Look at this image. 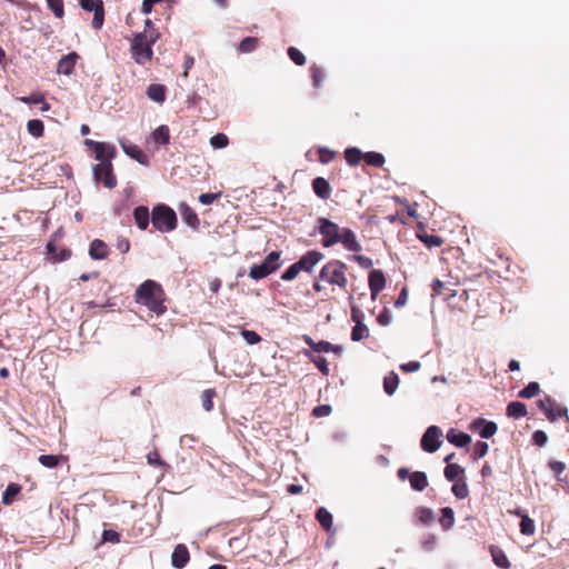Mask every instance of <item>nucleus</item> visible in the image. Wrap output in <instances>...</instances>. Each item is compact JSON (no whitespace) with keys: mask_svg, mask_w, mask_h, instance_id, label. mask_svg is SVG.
<instances>
[{"mask_svg":"<svg viewBox=\"0 0 569 569\" xmlns=\"http://www.w3.org/2000/svg\"><path fill=\"white\" fill-rule=\"evenodd\" d=\"M363 160L368 166H372L376 168H381L386 161L382 153L375 151L363 153Z\"/></svg>","mask_w":569,"mask_h":569,"instance_id":"obj_36","label":"nucleus"},{"mask_svg":"<svg viewBox=\"0 0 569 569\" xmlns=\"http://www.w3.org/2000/svg\"><path fill=\"white\" fill-rule=\"evenodd\" d=\"M124 151L138 162L142 164L147 163V154L138 146L124 147Z\"/></svg>","mask_w":569,"mask_h":569,"instance_id":"obj_44","label":"nucleus"},{"mask_svg":"<svg viewBox=\"0 0 569 569\" xmlns=\"http://www.w3.org/2000/svg\"><path fill=\"white\" fill-rule=\"evenodd\" d=\"M151 222L156 230L167 233L177 228L178 219L172 208L167 204L159 203L152 209Z\"/></svg>","mask_w":569,"mask_h":569,"instance_id":"obj_5","label":"nucleus"},{"mask_svg":"<svg viewBox=\"0 0 569 569\" xmlns=\"http://www.w3.org/2000/svg\"><path fill=\"white\" fill-rule=\"evenodd\" d=\"M368 335H369V329L367 328V326L361 323V321H358V323H356V326L352 329L351 338L355 341H359V340L368 337Z\"/></svg>","mask_w":569,"mask_h":569,"instance_id":"obj_48","label":"nucleus"},{"mask_svg":"<svg viewBox=\"0 0 569 569\" xmlns=\"http://www.w3.org/2000/svg\"><path fill=\"white\" fill-rule=\"evenodd\" d=\"M317 231L321 236V244L325 248L341 243L347 251L359 252L362 250L356 233L350 228H341L330 219L318 218Z\"/></svg>","mask_w":569,"mask_h":569,"instance_id":"obj_1","label":"nucleus"},{"mask_svg":"<svg viewBox=\"0 0 569 569\" xmlns=\"http://www.w3.org/2000/svg\"><path fill=\"white\" fill-rule=\"evenodd\" d=\"M310 72H311V79H312L313 86L316 88H319L322 84V81L325 78V72H323L322 68H320L317 64H312L310 67Z\"/></svg>","mask_w":569,"mask_h":569,"instance_id":"obj_49","label":"nucleus"},{"mask_svg":"<svg viewBox=\"0 0 569 569\" xmlns=\"http://www.w3.org/2000/svg\"><path fill=\"white\" fill-rule=\"evenodd\" d=\"M222 375L226 377H246L251 372L249 358H222Z\"/></svg>","mask_w":569,"mask_h":569,"instance_id":"obj_6","label":"nucleus"},{"mask_svg":"<svg viewBox=\"0 0 569 569\" xmlns=\"http://www.w3.org/2000/svg\"><path fill=\"white\" fill-rule=\"evenodd\" d=\"M532 441L538 447H543L548 442V436L543 430H536L532 433Z\"/></svg>","mask_w":569,"mask_h":569,"instance_id":"obj_59","label":"nucleus"},{"mask_svg":"<svg viewBox=\"0 0 569 569\" xmlns=\"http://www.w3.org/2000/svg\"><path fill=\"white\" fill-rule=\"evenodd\" d=\"M446 438L457 448H465L471 442L470 435L455 428L448 430Z\"/></svg>","mask_w":569,"mask_h":569,"instance_id":"obj_15","label":"nucleus"},{"mask_svg":"<svg viewBox=\"0 0 569 569\" xmlns=\"http://www.w3.org/2000/svg\"><path fill=\"white\" fill-rule=\"evenodd\" d=\"M451 490H452V493L458 499H465L469 495V489H468L467 482L465 480L453 483Z\"/></svg>","mask_w":569,"mask_h":569,"instance_id":"obj_46","label":"nucleus"},{"mask_svg":"<svg viewBox=\"0 0 569 569\" xmlns=\"http://www.w3.org/2000/svg\"><path fill=\"white\" fill-rule=\"evenodd\" d=\"M418 521L425 526H429L435 521V512L428 507H418L415 511Z\"/></svg>","mask_w":569,"mask_h":569,"instance_id":"obj_30","label":"nucleus"},{"mask_svg":"<svg viewBox=\"0 0 569 569\" xmlns=\"http://www.w3.org/2000/svg\"><path fill=\"white\" fill-rule=\"evenodd\" d=\"M473 449H475L473 459L477 460V459L485 457L488 453L489 446L485 441H478L475 445Z\"/></svg>","mask_w":569,"mask_h":569,"instance_id":"obj_57","label":"nucleus"},{"mask_svg":"<svg viewBox=\"0 0 569 569\" xmlns=\"http://www.w3.org/2000/svg\"><path fill=\"white\" fill-rule=\"evenodd\" d=\"M527 413V407L523 402L512 401L507 406V415L511 418L519 419L526 417Z\"/></svg>","mask_w":569,"mask_h":569,"instance_id":"obj_29","label":"nucleus"},{"mask_svg":"<svg viewBox=\"0 0 569 569\" xmlns=\"http://www.w3.org/2000/svg\"><path fill=\"white\" fill-rule=\"evenodd\" d=\"M179 209H180V212H181L183 221L188 226H190V227H192L194 229L198 228V226H199V218H198L197 213L194 212V210L192 208H190L186 203H181Z\"/></svg>","mask_w":569,"mask_h":569,"instance_id":"obj_25","label":"nucleus"},{"mask_svg":"<svg viewBox=\"0 0 569 569\" xmlns=\"http://www.w3.org/2000/svg\"><path fill=\"white\" fill-rule=\"evenodd\" d=\"M386 282V277L382 270L373 269L369 272L368 284L372 300H376L378 295L385 289Z\"/></svg>","mask_w":569,"mask_h":569,"instance_id":"obj_11","label":"nucleus"},{"mask_svg":"<svg viewBox=\"0 0 569 569\" xmlns=\"http://www.w3.org/2000/svg\"><path fill=\"white\" fill-rule=\"evenodd\" d=\"M93 176L98 182H102L108 189L117 186V178L113 174V168L110 160L102 161L93 167Z\"/></svg>","mask_w":569,"mask_h":569,"instance_id":"obj_8","label":"nucleus"},{"mask_svg":"<svg viewBox=\"0 0 569 569\" xmlns=\"http://www.w3.org/2000/svg\"><path fill=\"white\" fill-rule=\"evenodd\" d=\"M520 532L526 536H532L536 531L535 521L527 515L520 521Z\"/></svg>","mask_w":569,"mask_h":569,"instance_id":"obj_43","label":"nucleus"},{"mask_svg":"<svg viewBox=\"0 0 569 569\" xmlns=\"http://www.w3.org/2000/svg\"><path fill=\"white\" fill-rule=\"evenodd\" d=\"M259 43L258 38L247 37L239 44V51L242 53H249L257 49Z\"/></svg>","mask_w":569,"mask_h":569,"instance_id":"obj_42","label":"nucleus"},{"mask_svg":"<svg viewBox=\"0 0 569 569\" xmlns=\"http://www.w3.org/2000/svg\"><path fill=\"white\" fill-rule=\"evenodd\" d=\"M410 486L416 491H422L428 486V477L423 471H413L410 475Z\"/></svg>","mask_w":569,"mask_h":569,"instance_id":"obj_26","label":"nucleus"},{"mask_svg":"<svg viewBox=\"0 0 569 569\" xmlns=\"http://www.w3.org/2000/svg\"><path fill=\"white\" fill-rule=\"evenodd\" d=\"M89 256L93 260H103V259H106L109 256V247H108V244L104 241L100 240V239H94L90 243Z\"/></svg>","mask_w":569,"mask_h":569,"instance_id":"obj_18","label":"nucleus"},{"mask_svg":"<svg viewBox=\"0 0 569 569\" xmlns=\"http://www.w3.org/2000/svg\"><path fill=\"white\" fill-rule=\"evenodd\" d=\"M557 406V401L550 396H545V398L539 399L537 401V407L546 415V417L550 421H556L557 416L553 413V407Z\"/></svg>","mask_w":569,"mask_h":569,"instance_id":"obj_23","label":"nucleus"},{"mask_svg":"<svg viewBox=\"0 0 569 569\" xmlns=\"http://www.w3.org/2000/svg\"><path fill=\"white\" fill-rule=\"evenodd\" d=\"M93 152H94L96 159L99 160L100 162L107 161V160L111 161V159L116 154V148L112 144H109L106 142H100L99 144L96 146V149L93 150Z\"/></svg>","mask_w":569,"mask_h":569,"instance_id":"obj_22","label":"nucleus"},{"mask_svg":"<svg viewBox=\"0 0 569 569\" xmlns=\"http://www.w3.org/2000/svg\"><path fill=\"white\" fill-rule=\"evenodd\" d=\"M300 272V269L297 262L292 263L281 276V279L284 281L293 280Z\"/></svg>","mask_w":569,"mask_h":569,"instance_id":"obj_58","label":"nucleus"},{"mask_svg":"<svg viewBox=\"0 0 569 569\" xmlns=\"http://www.w3.org/2000/svg\"><path fill=\"white\" fill-rule=\"evenodd\" d=\"M438 539L433 533H427L421 540V546L425 551L431 552L436 549Z\"/></svg>","mask_w":569,"mask_h":569,"instance_id":"obj_50","label":"nucleus"},{"mask_svg":"<svg viewBox=\"0 0 569 569\" xmlns=\"http://www.w3.org/2000/svg\"><path fill=\"white\" fill-rule=\"evenodd\" d=\"M158 34L137 33L131 43L132 58L138 64H144L152 59V44L157 41Z\"/></svg>","mask_w":569,"mask_h":569,"instance_id":"obj_4","label":"nucleus"},{"mask_svg":"<svg viewBox=\"0 0 569 569\" xmlns=\"http://www.w3.org/2000/svg\"><path fill=\"white\" fill-rule=\"evenodd\" d=\"M47 252L53 262L67 260L71 256V251L64 248H58L53 240L47 243Z\"/></svg>","mask_w":569,"mask_h":569,"instance_id":"obj_19","label":"nucleus"},{"mask_svg":"<svg viewBox=\"0 0 569 569\" xmlns=\"http://www.w3.org/2000/svg\"><path fill=\"white\" fill-rule=\"evenodd\" d=\"M214 390L213 389H206L202 395H201V405H202V408L206 410V411H210L212 410L213 408V401H212V398L214 396Z\"/></svg>","mask_w":569,"mask_h":569,"instance_id":"obj_51","label":"nucleus"},{"mask_svg":"<svg viewBox=\"0 0 569 569\" xmlns=\"http://www.w3.org/2000/svg\"><path fill=\"white\" fill-rule=\"evenodd\" d=\"M280 256L279 251H271L262 261V263L270 269L271 272H274L278 268H280Z\"/></svg>","mask_w":569,"mask_h":569,"instance_id":"obj_38","label":"nucleus"},{"mask_svg":"<svg viewBox=\"0 0 569 569\" xmlns=\"http://www.w3.org/2000/svg\"><path fill=\"white\" fill-rule=\"evenodd\" d=\"M21 487L17 483H9L2 493V503L9 506L13 502L16 496L20 492Z\"/></svg>","mask_w":569,"mask_h":569,"instance_id":"obj_34","label":"nucleus"},{"mask_svg":"<svg viewBox=\"0 0 569 569\" xmlns=\"http://www.w3.org/2000/svg\"><path fill=\"white\" fill-rule=\"evenodd\" d=\"M345 158L349 166H357L363 160V153L358 148H347L345 151Z\"/></svg>","mask_w":569,"mask_h":569,"instance_id":"obj_33","label":"nucleus"},{"mask_svg":"<svg viewBox=\"0 0 569 569\" xmlns=\"http://www.w3.org/2000/svg\"><path fill=\"white\" fill-rule=\"evenodd\" d=\"M325 254L318 250L307 251L300 259L297 261V264L300 271H306L308 273L312 272L316 264H318Z\"/></svg>","mask_w":569,"mask_h":569,"instance_id":"obj_12","label":"nucleus"},{"mask_svg":"<svg viewBox=\"0 0 569 569\" xmlns=\"http://www.w3.org/2000/svg\"><path fill=\"white\" fill-rule=\"evenodd\" d=\"M331 413V406L320 405L313 408L312 415L315 417H327Z\"/></svg>","mask_w":569,"mask_h":569,"instance_id":"obj_63","label":"nucleus"},{"mask_svg":"<svg viewBox=\"0 0 569 569\" xmlns=\"http://www.w3.org/2000/svg\"><path fill=\"white\" fill-rule=\"evenodd\" d=\"M306 339V342L310 346V348L312 349L313 352H318V353H328V352H332V353H340L342 352V347L341 346H338V345H331L330 342H327V341H319V342H313L311 340V338L309 337H305Z\"/></svg>","mask_w":569,"mask_h":569,"instance_id":"obj_17","label":"nucleus"},{"mask_svg":"<svg viewBox=\"0 0 569 569\" xmlns=\"http://www.w3.org/2000/svg\"><path fill=\"white\" fill-rule=\"evenodd\" d=\"M167 88L163 84L153 83L147 88V96L154 102L163 103L166 100Z\"/></svg>","mask_w":569,"mask_h":569,"instance_id":"obj_24","label":"nucleus"},{"mask_svg":"<svg viewBox=\"0 0 569 569\" xmlns=\"http://www.w3.org/2000/svg\"><path fill=\"white\" fill-rule=\"evenodd\" d=\"M442 430L438 426H429L420 439V447L428 453L436 452L442 445Z\"/></svg>","mask_w":569,"mask_h":569,"instance_id":"obj_7","label":"nucleus"},{"mask_svg":"<svg viewBox=\"0 0 569 569\" xmlns=\"http://www.w3.org/2000/svg\"><path fill=\"white\" fill-rule=\"evenodd\" d=\"M28 132L34 138H41L44 133V124L39 119H32L27 122Z\"/></svg>","mask_w":569,"mask_h":569,"instance_id":"obj_35","label":"nucleus"},{"mask_svg":"<svg viewBox=\"0 0 569 569\" xmlns=\"http://www.w3.org/2000/svg\"><path fill=\"white\" fill-rule=\"evenodd\" d=\"M439 522L443 530H449L455 525V512L452 508L445 507L441 509V518L439 519Z\"/></svg>","mask_w":569,"mask_h":569,"instance_id":"obj_32","label":"nucleus"},{"mask_svg":"<svg viewBox=\"0 0 569 569\" xmlns=\"http://www.w3.org/2000/svg\"><path fill=\"white\" fill-rule=\"evenodd\" d=\"M39 462L47 468H54L59 462V457L54 455H41Z\"/></svg>","mask_w":569,"mask_h":569,"instance_id":"obj_55","label":"nucleus"},{"mask_svg":"<svg viewBox=\"0 0 569 569\" xmlns=\"http://www.w3.org/2000/svg\"><path fill=\"white\" fill-rule=\"evenodd\" d=\"M316 519L318 520L320 526L326 531H330L331 530V528H332V515H331V512L327 508L319 507L316 510Z\"/></svg>","mask_w":569,"mask_h":569,"instance_id":"obj_27","label":"nucleus"},{"mask_svg":"<svg viewBox=\"0 0 569 569\" xmlns=\"http://www.w3.org/2000/svg\"><path fill=\"white\" fill-rule=\"evenodd\" d=\"M79 4L83 10L93 12V19L91 22L92 28L96 30L101 29L104 22V8L102 0H79Z\"/></svg>","mask_w":569,"mask_h":569,"instance_id":"obj_9","label":"nucleus"},{"mask_svg":"<svg viewBox=\"0 0 569 569\" xmlns=\"http://www.w3.org/2000/svg\"><path fill=\"white\" fill-rule=\"evenodd\" d=\"M19 100L26 104H38L43 102V93L36 91L28 97H20Z\"/></svg>","mask_w":569,"mask_h":569,"instance_id":"obj_56","label":"nucleus"},{"mask_svg":"<svg viewBox=\"0 0 569 569\" xmlns=\"http://www.w3.org/2000/svg\"><path fill=\"white\" fill-rule=\"evenodd\" d=\"M377 321L381 326H388L392 321V315L389 311L388 308H383V310L380 312V315L377 318Z\"/></svg>","mask_w":569,"mask_h":569,"instance_id":"obj_62","label":"nucleus"},{"mask_svg":"<svg viewBox=\"0 0 569 569\" xmlns=\"http://www.w3.org/2000/svg\"><path fill=\"white\" fill-rule=\"evenodd\" d=\"M47 4L56 18L62 19L64 17L63 0H47Z\"/></svg>","mask_w":569,"mask_h":569,"instance_id":"obj_45","label":"nucleus"},{"mask_svg":"<svg viewBox=\"0 0 569 569\" xmlns=\"http://www.w3.org/2000/svg\"><path fill=\"white\" fill-rule=\"evenodd\" d=\"M116 248L121 252V253H127L129 250H130V242L127 238L124 237H119L117 239V243H116Z\"/></svg>","mask_w":569,"mask_h":569,"instance_id":"obj_64","label":"nucleus"},{"mask_svg":"<svg viewBox=\"0 0 569 569\" xmlns=\"http://www.w3.org/2000/svg\"><path fill=\"white\" fill-rule=\"evenodd\" d=\"M210 143L216 149H221L228 146L229 139L224 133H217L210 139Z\"/></svg>","mask_w":569,"mask_h":569,"instance_id":"obj_53","label":"nucleus"},{"mask_svg":"<svg viewBox=\"0 0 569 569\" xmlns=\"http://www.w3.org/2000/svg\"><path fill=\"white\" fill-rule=\"evenodd\" d=\"M102 541L103 542H119L120 541V533H118L114 530L106 529L102 532Z\"/></svg>","mask_w":569,"mask_h":569,"instance_id":"obj_60","label":"nucleus"},{"mask_svg":"<svg viewBox=\"0 0 569 569\" xmlns=\"http://www.w3.org/2000/svg\"><path fill=\"white\" fill-rule=\"evenodd\" d=\"M133 219L140 230H146L150 223V212L146 206H138L133 209Z\"/></svg>","mask_w":569,"mask_h":569,"instance_id":"obj_21","label":"nucleus"},{"mask_svg":"<svg viewBox=\"0 0 569 569\" xmlns=\"http://www.w3.org/2000/svg\"><path fill=\"white\" fill-rule=\"evenodd\" d=\"M470 429L476 431L481 438L489 439L496 435L498 426L495 421L477 418L470 423Z\"/></svg>","mask_w":569,"mask_h":569,"instance_id":"obj_10","label":"nucleus"},{"mask_svg":"<svg viewBox=\"0 0 569 569\" xmlns=\"http://www.w3.org/2000/svg\"><path fill=\"white\" fill-rule=\"evenodd\" d=\"M79 59L78 53L71 52L67 56H63L58 64H57V72L59 74H66L69 76L73 72L74 66L77 60Z\"/></svg>","mask_w":569,"mask_h":569,"instance_id":"obj_16","label":"nucleus"},{"mask_svg":"<svg viewBox=\"0 0 569 569\" xmlns=\"http://www.w3.org/2000/svg\"><path fill=\"white\" fill-rule=\"evenodd\" d=\"M348 266L341 260L332 259L322 266L319 274L315 278L312 288L316 292H321L326 289L325 284L331 287L332 291L338 288L341 291L347 290Z\"/></svg>","mask_w":569,"mask_h":569,"instance_id":"obj_2","label":"nucleus"},{"mask_svg":"<svg viewBox=\"0 0 569 569\" xmlns=\"http://www.w3.org/2000/svg\"><path fill=\"white\" fill-rule=\"evenodd\" d=\"M336 154L337 153L335 151L330 150L327 147H320L318 149L319 161L323 164L331 162L335 159Z\"/></svg>","mask_w":569,"mask_h":569,"instance_id":"obj_52","label":"nucleus"},{"mask_svg":"<svg viewBox=\"0 0 569 569\" xmlns=\"http://www.w3.org/2000/svg\"><path fill=\"white\" fill-rule=\"evenodd\" d=\"M288 56L297 66H305L307 62L305 54L296 47L288 48Z\"/></svg>","mask_w":569,"mask_h":569,"instance_id":"obj_47","label":"nucleus"},{"mask_svg":"<svg viewBox=\"0 0 569 569\" xmlns=\"http://www.w3.org/2000/svg\"><path fill=\"white\" fill-rule=\"evenodd\" d=\"M147 461L149 465L151 466H159V467H164V468H169V465L167 462H164L161 458H160V455L157 450H153V451H150L148 455H147Z\"/></svg>","mask_w":569,"mask_h":569,"instance_id":"obj_54","label":"nucleus"},{"mask_svg":"<svg viewBox=\"0 0 569 569\" xmlns=\"http://www.w3.org/2000/svg\"><path fill=\"white\" fill-rule=\"evenodd\" d=\"M399 386V377L395 371L388 372L383 378V390L388 396H392Z\"/></svg>","mask_w":569,"mask_h":569,"instance_id":"obj_28","label":"nucleus"},{"mask_svg":"<svg viewBox=\"0 0 569 569\" xmlns=\"http://www.w3.org/2000/svg\"><path fill=\"white\" fill-rule=\"evenodd\" d=\"M312 189L320 199L327 200L331 196V187L322 177H317L312 180Z\"/></svg>","mask_w":569,"mask_h":569,"instance_id":"obj_20","label":"nucleus"},{"mask_svg":"<svg viewBox=\"0 0 569 569\" xmlns=\"http://www.w3.org/2000/svg\"><path fill=\"white\" fill-rule=\"evenodd\" d=\"M540 392V386L538 382H529L523 389L519 391V397L523 399H530Z\"/></svg>","mask_w":569,"mask_h":569,"instance_id":"obj_40","label":"nucleus"},{"mask_svg":"<svg viewBox=\"0 0 569 569\" xmlns=\"http://www.w3.org/2000/svg\"><path fill=\"white\" fill-rule=\"evenodd\" d=\"M491 556H492L493 562L498 567L503 568V569H508L510 567V562L502 550L491 549Z\"/></svg>","mask_w":569,"mask_h":569,"instance_id":"obj_41","label":"nucleus"},{"mask_svg":"<svg viewBox=\"0 0 569 569\" xmlns=\"http://www.w3.org/2000/svg\"><path fill=\"white\" fill-rule=\"evenodd\" d=\"M190 560V553L186 545L179 543L174 547L171 555V565L177 569H182Z\"/></svg>","mask_w":569,"mask_h":569,"instance_id":"obj_13","label":"nucleus"},{"mask_svg":"<svg viewBox=\"0 0 569 569\" xmlns=\"http://www.w3.org/2000/svg\"><path fill=\"white\" fill-rule=\"evenodd\" d=\"M463 473L465 469L458 463H448L443 470V475L448 481H453Z\"/></svg>","mask_w":569,"mask_h":569,"instance_id":"obj_37","label":"nucleus"},{"mask_svg":"<svg viewBox=\"0 0 569 569\" xmlns=\"http://www.w3.org/2000/svg\"><path fill=\"white\" fill-rule=\"evenodd\" d=\"M417 238L429 249L438 248L443 244V239L437 234H428L423 226H419L416 231Z\"/></svg>","mask_w":569,"mask_h":569,"instance_id":"obj_14","label":"nucleus"},{"mask_svg":"<svg viewBox=\"0 0 569 569\" xmlns=\"http://www.w3.org/2000/svg\"><path fill=\"white\" fill-rule=\"evenodd\" d=\"M270 273L272 272L263 263L253 264L249 270V277L254 280L263 279L268 277Z\"/></svg>","mask_w":569,"mask_h":569,"instance_id":"obj_39","label":"nucleus"},{"mask_svg":"<svg viewBox=\"0 0 569 569\" xmlns=\"http://www.w3.org/2000/svg\"><path fill=\"white\" fill-rule=\"evenodd\" d=\"M241 335L249 345L258 343L261 340V337L256 331L243 330Z\"/></svg>","mask_w":569,"mask_h":569,"instance_id":"obj_61","label":"nucleus"},{"mask_svg":"<svg viewBox=\"0 0 569 569\" xmlns=\"http://www.w3.org/2000/svg\"><path fill=\"white\" fill-rule=\"evenodd\" d=\"M134 299L137 303L146 306L150 312L157 316H161L167 311L164 290L154 280L148 279L142 282L136 290Z\"/></svg>","mask_w":569,"mask_h":569,"instance_id":"obj_3","label":"nucleus"},{"mask_svg":"<svg viewBox=\"0 0 569 569\" xmlns=\"http://www.w3.org/2000/svg\"><path fill=\"white\" fill-rule=\"evenodd\" d=\"M152 139L156 143L166 146L170 141V130L168 126L162 124L152 132Z\"/></svg>","mask_w":569,"mask_h":569,"instance_id":"obj_31","label":"nucleus"}]
</instances>
